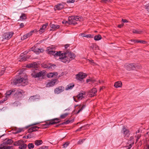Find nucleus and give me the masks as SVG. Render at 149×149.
<instances>
[{"label":"nucleus","instance_id":"obj_1","mask_svg":"<svg viewBox=\"0 0 149 149\" xmlns=\"http://www.w3.org/2000/svg\"><path fill=\"white\" fill-rule=\"evenodd\" d=\"M24 77H20L19 78H16L14 79L13 82L15 84L21 83L22 86H25L28 83L27 76H24Z\"/></svg>","mask_w":149,"mask_h":149},{"label":"nucleus","instance_id":"obj_2","mask_svg":"<svg viewBox=\"0 0 149 149\" xmlns=\"http://www.w3.org/2000/svg\"><path fill=\"white\" fill-rule=\"evenodd\" d=\"M61 121V120L58 118H55L49 120V121L47 122L45 124L42 125L40 126V127L42 128H46L48 127L50 125H53L59 123Z\"/></svg>","mask_w":149,"mask_h":149},{"label":"nucleus","instance_id":"obj_3","mask_svg":"<svg viewBox=\"0 0 149 149\" xmlns=\"http://www.w3.org/2000/svg\"><path fill=\"white\" fill-rule=\"evenodd\" d=\"M15 89V91L14 92V95L15 98L18 99L24 96V92L23 90L20 89Z\"/></svg>","mask_w":149,"mask_h":149},{"label":"nucleus","instance_id":"obj_4","mask_svg":"<svg viewBox=\"0 0 149 149\" xmlns=\"http://www.w3.org/2000/svg\"><path fill=\"white\" fill-rule=\"evenodd\" d=\"M59 56V59L60 61L65 63H68L70 62V60L68 58V56H66L65 52H61Z\"/></svg>","mask_w":149,"mask_h":149},{"label":"nucleus","instance_id":"obj_5","mask_svg":"<svg viewBox=\"0 0 149 149\" xmlns=\"http://www.w3.org/2000/svg\"><path fill=\"white\" fill-rule=\"evenodd\" d=\"M44 75H45V72L42 71L39 72H34L31 74L32 77L34 78L40 77H42Z\"/></svg>","mask_w":149,"mask_h":149},{"label":"nucleus","instance_id":"obj_6","mask_svg":"<svg viewBox=\"0 0 149 149\" xmlns=\"http://www.w3.org/2000/svg\"><path fill=\"white\" fill-rule=\"evenodd\" d=\"M76 76V78L77 79L81 81V80L85 78L87 76V75L82 72H80L77 74Z\"/></svg>","mask_w":149,"mask_h":149},{"label":"nucleus","instance_id":"obj_7","mask_svg":"<svg viewBox=\"0 0 149 149\" xmlns=\"http://www.w3.org/2000/svg\"><path fill=\"white\" fill-rule=\"evenodd\" d=\"M65 53L66 56H68V58L70 60V62L74 59L76 57L75 54L71 52L67 51Z\"/></svg>","mask_w":149,"mask_h":149},{"label":"nucleus","instance_id":"obj_8","mask_svg":"<svg viewBox=\"0 0 149 149\" xmlns=\"http://www.w3.org/2000/svg\"><path fill=\"white\" fill-rule=\"evenodd\" d=\"M65 90L64 87L62 86H59L56 88L54 90L55 94H58L63 92Z\"/></svg>","mask_w":149,"mask_h":149},{"label":"nucleus","instance_id":"obj_9","mask_svg":"<svg viewBox=\"0 0 149 149\" xmlns=\"http://www.w3.org/2000/svg\"><path fill=\"white\" fill-rule=\"evenodd\" d=\"M122 132L124 136L129 137L130 134V131L129 130L127 129L124 126L123 127Z\"/></svg>","mask_w":149,"mask_h":149},{"label":"nucleus","instance_id":"obj_10","mask_svg":"<svg viewBox=\"0 0 149 149\" xmlns=\"http://www.w3.org/2000/svg\"><path fill=\"white\" fill-rule=\"evenodd\" d=\"M31 49L36 54H39L40 53H42L44 51V50L42 49H39L35 46L33 47Z\"/></svg>","mask_w":149,"mask_h":149},{"label":"nucleus","instance_id":"obj_11","mask_svg":"<svg viewBox=\"0 0 149 149\" xmlns=\"http://www.w3.org/2000/svg\"><path fill=\"white\" fill-rule=\"evenodd\" d=\"M13 32H8L5 33L3 35V38L4 39L8 40L10 39L13 34Z\"/></svg>","mask_w":149,"mask_h":149},{"label":"nucleus","instance_id":"obj_12","mask_svg":"<svg viewBox=\"0 0 149 149\" xmlns=\"http://www.w3.org/2000/svg\"><path fill=\"white\" fill-rule=\"evenodd\" d=\"M86 92L82 91L80 92L77 95V97L79 100H80L84 98L85 97Z\"/></svg>","mask_w":149,"mask_h":149},{"label":"nucleus","instance_id":"obj_13","mask_svg":"<svg viewBox=\"0 0 149 149\" xmlns=\"http://www.w3.org/2000/svg\"><path fill=\"white\" fill-rule=\"evenodd\" d=\"M97 92V90L95 88H93L89 91L88 93V95L90 97H92L94 96Z\"/></svg>","mask_w":149,"mask_h":149},{"label":"nucleus","instance_id":"obj_14","mask_svg":"<svg viewBox=\"0 0 149 149\" xmlns=\"http://www.w3.org/2000/svg\"><path fill=\"white\" fill-rule=\"evenodd\" d=\"M62 52L61 51L56 52L53 51H49L48 52V54L51 55H54V57H56L59 56L60 53Z\"/></svg>","mask_w":149,"mask_h":149},{"label":"nucleus","instance_id":"obj_15","mask_svg":"<svg viewBox=\"0 0 149 149\" xmlns=\"http://www.w3.org/2000/svg\"><path fill=\"white\" fill-rule=\"evenodd\" d=\"M15 89H11L10 91H7L6 95V97L5 99L6 98L7 99L11 95H14V92L15 91Z\"/></svg>","mask_w":149,"mask_h":149},{"label":"nucleus","instance_id":"obj_16","mask_svg":"<svg viewBox=\"0 0 149 149\" xmlns=\"http://www.w3.org/2000/svg\"><path fill=\"white\" fill-rule=\"evenodd\" d=\"M126 69L128 70H131L134 69L136 67L134 63L128 64L125 66Z\"/></svg>","mask_w":149,"mask_h":149},{"label":"nucleus","instance_id":"obj_17","mask_svg":"<svg viewBox=\"0 0 149 149\" xmlns=\"http://www.w3.org/2000/svg\"><path fill=\"white\" fill-rule=\"evenodd\" d=\"M40 128V127L36 126H34L31 127L28 130L29 132H32L34 131H35L38 130V129Z\"/></svg>","mask_w":149,"mask_h":149},{"label":"nucleus","instance_id":"obj_18","mask_svg":"<svg viewBox=\"0 0 149 149\" xmlns=\"http://www.w3.org/2000/svg\"><path fill=\"white\" fill-rule=\"evenodd\" d=\"M90 47L93 50H96L99 49V47L96 44H91Z\"/></svg>","mask_w":149,"mask_h":149},{"label":"nucleus","instance_id":"obj_19","mask_svg":"<svg viewBox=\"0 0 149 149\" xmlns=\"http://www.w3.org/2000/svg\"><path fill=\"white\" fill-rule=\"evenodd\" d=\"M27 66L29 68H35L38 67V65L36 63L34 62L28 65Z\"/></svg>","mask_w":149,"mask_h":149},{"label":"nucleus","instance_id":"obj_20","mask_svg":"<svg viewBox=\"0 0 149 149\" xmlns=\"http://www.w3.org/2000/svg\"><path fill=\"white\" fill-rule=\"evenodd\" d=\"M55 83V80H53L48 83L47 84L46 86L47 87H50L52 86H54Z\"/></svg>","mask_w":149,"mask_h":149},{"label":"nucleus","instance_id":"obj_21","mask_svg":"<svg viewBox=\"0 0 149 149\" xmlns=\"http://www.w3.org/2000/svg\"><path fill=\"white\" fill-rule=\"evenodd\" d=\"M114 86L117 88L121 87L122 86V83L121 81L116 82L115 83Z\"/></svg>","mask_w":149,"mask_h":149},{"label":"nucleus","instance_id":"obj_22","mask_svg":"<svg viewBox=\"0 0 149 149\" xmlns=\"http://www.w3.org/2000/svg\"><path fill=\"white\" fill-rule=\"evenodd\" d=\"M47 25L48 24L47 23H46L43 25L42 27L40 28L39 30L40 32L41 33L44 32L45 29L46 28Z\"/></svg>","mask_w":149,"mask_h":149},{"label":"nucleus","instance_id":"obj_23","mask_svg":"<svg viewBox=\"0 0 149 149\" xmlns=\"http://www.w3.org/2000/svg\"><path fill=\"white\" fill-rule=\"evenodd\" d=\"M74 86V85L73 84H68L65 88V90L66 91L71 89Z\"/></svg>","mask_w":149,"mask_h":149},{"label":"nucleus","instance_id":"obj_24","mask_svg":"<svg viewBox=\"0 0 149 149\" xmlns=\"http://www.w3.org/2000/svg\"><path fill=\"white\" fill-rule=\"evenodd\" d=\"M38 31L37 30L35 29L34 30H33L32 31H31L29 33H26V37L27 38L30 37V36H31L32 34H33V33L34 32H37Z\"/></svg>","mask_w":149,"mask_h":149},{"label":"nucleus","instance_id":"obj_25","mask_svg":"<svg viewBox=\"0 0 149 149\" xmlns=\"http://www.w3.org/2000/svg\"><path fill=\"white\" fill-rule=\"evenodd\" d=\"M64 8V6L62 4H59L56 6L55 10H61Z\"/></svg>","mask_w":149,"mask_h":149},{"label":"nucleus","instance_id":"obj_26","mask_svg":"<svg viewBox=\"0 0 149 149\" xmlns=\"http://www.w3.org/2000/svg\"><path fill=\"white\" fill-rule=\"evenodd\" d=\"M24 141L22 140H19L14 142V145L15 146H19Z\"/></svg>","mask_w":149,"mask_h":149},{"label":"nucleus","instance_id":"obj_27","mask_svg":"<svg viewBox=\"0 0 149 149\" xmlns=\"http://www.w3.org/2000/svg\"><path fill=\"white\" fill-rule=\"evenodd\" d=\"M131 41H133V42H137V43H140L142 44H146L147 43V42L144 40H131Z\"/></svg>","mask_w":149,"mask_h":149},{"label":"nucleus","instance_id":"obj_28","mask_svg":"<svg viewBox=\"0 0 149 149\" xmlns=\"http://www.w3.org/2000/svg\"><path fill=\"white\" fill-rule=\"evenodd\" d=\"M19 149H25L27 147V145L24 143V142L19 146Z\"/></svg>","mask_w":149,"mask_h":149},{"label":"nucleus","instance_id":"obj_29","mask_svg":"<svg viewBox=\"0 0 149 149\" xmlns=\"http://www.w3.org/2000/svg\"><path fill=\"white\" fill-rule=\"evenodd\" d=\"M39 96L37 95L31 96L29 98V100L31 101L34 100L39 99Z\"/></svg>","mask_w":149,"mask_h":149},{"label":"nucleus","instance_id":"obj_30","mask_svg":"<svg viewBox=\"0 0 149 149\" xmlns=\"http://www.w3.org/2000/svg\"><path fill=\"white\" fill-rule=\"evenodd\" d=\"M13 141L11 139H9L3 143L4 145L11 144L13 143Z\"/></svg>","mask_w":149,"mask_h":149},{"label":"nucleus","instance_id":"obj_31","mask_svg":"<svg viewBox=\"0 0 149 149\" xmlns=\"http://www.w3.org/2000/svg\"><path fill=\"white\" fill-rule=\"evenodd\" d=\"M42 143V140H37L35 141V144L37 146H38Z\"/></svg>","mask_w":149,"mask_h":149},{"label":"nucleus","instance_id":"obj_32","mask_svg":"<svg viewBox=\"0 0 149 149\" xmlns=\"http://www.w3.org/2000/svg\"><path fill=\"white\" fill-rule=\"evenodd\" d=\"M101 36L100 34L95 36L94 38V39L95 40H101Z\"/></svg>","mask_w":149,"mask_h":149},{"label":"nucleus","instance_id":"obj_33","mask_svg":"<svg viewBox=\"0 0 149 149\" xmlns=\"http://www.w3.org/2000/svg\"><path fill=\"white\" fill-rule=\"evenodd\" d=\"M51 27L52 29H55L59 28L60 26L59 25L52 24L51 26Z\"/></svg>","mask_w":149,"mask_h":149},{"label":"nucleus","instance_id":"obj_34","mask_svg":"<svg viewBox=\"0 0 149 149\" xmlns=\"http://www.w3.org/2000/svg\"><path fill=\"white\" fill-rule=\"evenodd\" d=\"M30 56H24L21 58L20 60V61H25L27 59L29 58Z\"/></svg>","mask_w":149,"mask_h":149},{"label":"nucleus","instance_id":"obj_35","mask_svg":"<svg viewBox=\"0 0 149 149\" xmlns=\"http://www.w3.org/2000/svg\"><path fill=\"white\" fill-rule=\"evenodd\" d=\"M20 19L21 20H23L26 19V17L25 14L22 13L20 17Z\"/></svg>","mask_w":149,"mask_h":149},{"label":"nucleus","instance_id":"obj_36","mask_svg":"<svg viewBox=\"0 0 149 149\" xmlns=\"http://www.w3.org/2000/svg\"><path fill=\"white\" fill-rule=\"evenodd\" d=\"M74 121V120H67L65 121L63 123H62V124H68L69 123H72Z\"/></svg>","mask_w":149,"mask_h":149},{"label":"nucleus","instance_id":"obj_37","mask_svg":"<svg viewBox=\"0 0 149 149\" xmlns=\"http://www.w3.org/2000/svg\"><path fill=\"white\" fill-rule=\"evenodd\" d=\"M68 115V113H66L64 114H63L60 116V118L62 119L64 118H66Z\"/></svg>","mask_w":149,"mask_h":149},{"label":"nucleus","instance_id":"obj_38","mask_svg":"<svg viewBox=\"0 0 149 149\" xmlns=\"http://www.w3.org/2000/svg\"><path fill=\"white\" fill-rule=\"evenodd\" d=\"M11 147L10 146H0V149H10Z\"/></svg>","mask_w":149,"mask_h":149},{"label":"nucleus","instance_id":"obj_39","mask_svg":"<svg viewBox=\"0 0 149 149\" xmlns=\"http://www.w3.org/2000/svg\"><path fill=\"white\" fill-rule=\"evenodd\" d=\"M28 148L29 149L33 148L34 147V145L32 143H30L28 144Z\"/></svg>","mask_w":149,"mask_h":149},{"label":"nucleus","instance_id":"obj_40","mask_svg":"<svg viewBox=\"0 0 149 149\" xmlns=\"http://www.w3.org/2000/svg\"><path fill=\"white\" fill-rule=\"evenodd\" d=\"M133 32L134 33L140 34L142 32V31L137 30H133Z\"/></svg>","mask_w":149,"mask_h":149},{"label":"nucleus","instance_id":"obj_41","mask_svg":"<svg viewBox=\"0 0 149 149\" xmlns=\"http://www.w3.org/2000/svg\"><path fill=\"white\" fill-rule=\"evenodd\" d=\"M86 107V105H83L82 106L81 108L79 110L77 113V114L79 113L81 111H82Z\"/></svg>","mask_w":149,"mask_h":149},{"label":"nucleus","instance_id":"obj_42","mask_svg":"<svg viewBox=\"0 0 149 149\" xmlns=\"http://www.w3.org/2000/svg\"><path fill=\"white\" fill-rule=\"evenodd\" d=\"M23 128H19L18 129H17L16 130V132L15 133H18L19 132H21L22 131H23Z\"/></svg>","mask_w":149,"mask_h":149},{"label":"nucleus","instance_id":"obj_43","mask_svg":"<svg viewBox=\"0 0 149 149\" xmlns=\"http://www.w3.org/2000/svg\"><path fill=\"white\" fill-rule=\"evenodd\" d=\"M113 0H101L102 3H106L108 2H110L112 1Z\"/></svg>","mask_w":149,"mask_h":149},{"label":"nucleus","instance_id":"obj_44","mask_svg":"<svg viewBox=\"0 0 149 149\" xmlns=\"http://www.w3.org/2000/svg\"><path fill=\"white\" fill-rule=\"evenodd\" d=\"M74 16H70L68 17V19L69 20H74Z\"/></svg>","mask_w":149,"mask_h":149},{"label":"nucleus","instance_id":"obj_45","mask_svg":"<svg viewBox=\"0 0 149 149\" xmlns=\"http://www.w3.org/2000/svg\"><path fill=\"white\" fill-rule=\"evenodd\" d=\"M86 139H80L78 142L77 143L78 144H81Z\"/></svg>","mask_w":149,"mask_h":149},{"label":"nucleus","instance_id":"obj_46","mask_svg":"<svg viewBox=\"0 0 149 149\" xmlns=\"http://www.w3.org/2000/svg\"><path fill=\"white\" fill-rule=\"evenodd\" d=\"M48 147L45 146H42L37 149H47Z\"/></svg>","mask_w":149,"mask_h":149},{"label":"nucleus","instance_id":"obj_47","mask_svg":"<svg viewBox=\"0 0 149 149\" xmlns=\"http://www.w3.org/2000/svg\"><path fill=\"white\" fill-rule=\"evenodd\" d=\"M130 141H131L132 142V143H133L134 144V138L133 137V136L130 137Z\"/></svg>","mask_w":149,"mask_h":149},{"label":"nucleus","instance_id":"obj_48","mask_svg":"<svg viewBox=\"0 0 149 149\" xmlns=\"http://www.w3.org/2000/svg\"><path fill=\"white\" fill-rule=\"evenodd\" d=\"M87 38H93V36L91 35V34H87L86 36H85Z\"/></svg>","mask_w":149,"mask_h":149},{"label":"nucleus","instance_id":"obj_49","mask_svg":"<svg viewBox=\"0 0 149 149\" xmlns=\"http://www.w3.org/2000/svg\"><path fill=\"white\" fill-rule=\"evenodd\" d=\"M47 77L49 78L53 77V76L52 74V72L49 73L47 74Z\"/></svg>","mask_w":149,"mask_h":149},{"label":"nucleus","instance_id":"obj_50","mask_svg":"<svg viewBox=\"0 0 149 149\" xmlns=\"http://www.w3.org/2000/svg\"><path fill=\"white\" fill-rule=\"evenodd\" d=\"M74 20L76 21H78L80 20V18L79 16H74Z\"/></svg>","mask_w":149,"mask_h":149},{"label":"nucleus","instance_id":"obj_51","mask_svg":"<svg viewBox=\"0 0 149 149\" xmlns=\"http://www.w3.org/2000/svg\"><path fill=\"white\" fill-rule=\"evenodd\" d=\"M69 143L68 142L65 143L63 145V147L64 148L66 147L68 145Z\"/></svg>","mask_w":149,"mask_h":149},{"label":"nucleus","instance_id":"obj_52","mask_svg":"<svg viewBox=\"0 0 149 149\" xmlns=\"http://www.w3.org/2000/svg\"><path fill=\"white\" fill-rule=\"evenodd\" d=\"M52 74L53 77H54V76H56L58 74V73L57 72L52 73Z\"/></svg>","mask_w":149,"mask_h":149},{"label":"nucleus","instance_id":"obj_53","mask_svg":"<svg viewBox=\"0 0 149 149\" xmlns=\"http://www.w3.org/2000/svg\"><path fill=\"white\" fill-rule=\"evenodd\" d=\"M146 8L149 12V3L145 6Z\"/></svg>","mask_w":149,"mask_h":149},{"label":"nucleus","instance_id":"obj_54","mask_svg":"<svg viewBox=\"0 0 149 149\" xmlns=\"http://www.w3.org/2000/svg\"><path fill=\"white\" fill-rule=\"evenodd\" d=\"M88 60L91 63H93V65H97V64L94 62L93 60Z\"/></svg>","mask_w":149,"mask_h":149},{"label":"nucleus","instance_id":"obj_55","mask_svg":"<svg viewBox=\"0 0 149 149\" xmlns=\"http://www.w3.org/2000/svg\"><path fill=\"white\" fill-rule=\"evenodd\" d=\"M75 0H67V2L69 3H73L74 2Z\"/></svg>","mask_w":149,"mask_h":149},{"label":"nucleus","instance_id":"obj_56","mask_svg":"<svg viewBox=\"0 0 149 149\" xmlns=\"http://www.w3.org/2000/svg\"><path fill=\"white\" fill-rule=\"evenodd\" d=\"M133 143H131L130 144L129 146H128V147L127 149H130L132 147V145H133Z\"/></svg>","mask_w":149,"mask_h":149},{"label":"nucleus","instance_id":"obj_57","mask_svg":"<svg viewBox=\"0 0 149 149\" xmlns=\"http://www.w3.org/2000/svg\"><path fill=\"white\" fill-rule=\"evenodd\" d=\"M7 100V98H6V99H4L3 100H1L0 101V104H1V103H3L4 101H5L6 100Z\"/></svg>","mask_w":149,"mask_h":149},{"label":"nucleus","instance_id":"obj_58","mask_svg":"<svg viewBox=\"0 0 149 149\" xmlns=\"http://www.w3.org/2000/svg\"><path fill=\"white\" fill-rule=\"evenodd\" d=\"M122 21L124 23H127L128 22V21L126 19H122Z\"/></svg>","mask_w":149,"mask_h":149},{"label":"nucleus","instance_id":"obj_59","mask_svg":"<svg viewBox=\"0 0 149 149\" xmlns=\"http://www.w3.org/2000/svg\"><path fill=\"white\" fill-rule=\"evenodd\" d=\"M141 136V134H139L137 135L136 136H135V137H136L137 139H139Z\"/></svg>","mask_w":149,"mask_h":149},{"label":"nucleus","instance_id":"obj_60","mask_svg":"<svg viewBox=\"0 0 149 149\" xmlns=\"http://www.w3.org/2000/svg\"><path fill=\"white\" fill-rule=\"evenodd\" d=\"M31 135H28L27 136H24L23 137V138H26L27 139H28V138H31Z\"/></svg>","mask_w":149,"mask_h":149},{"label":"nucleus","instance_id":"obj_61","mask_svg":"<svg viewBox=\"0 0 149 149\" xmlns=\"http://www.w3.org/2000/svg\"><path fill=\"white\" fill-rule=\"evenodd\" d=\"M70 46V45L67 44L65 45L64 47L65 49H67Z\"/></svg>","mask_w":149,"mask_h":149},{"label":"nucleus","instance_id":"obj_62","mask_svg":"<svg viewBox=\"0 0 149 149\" xmlns=\"http://www.w3.org/2000/svg\"><path fill=\"white\" fill-rule=\"evenodd\" d=\"M79 35L81 36H82L86 37L85 36H86V35L84 33H81L79 34Z\"/></svg>","mask_w":149,"mask_h":149},{"label":"nucleus","instance_id":"obj_63","mask_svg":"<svg viewBox=\"0 0 149 149\" xmlns=\"http://www.w3.org/2000/svg\"><path fill=\"white\" fill-rule=\"evenodd\" d=\"M27 38V37H26V35H24L23 36V37L22 38L23 39V40H24L26 39Z\"/></svg>","mask_w":149,"mask_h":149},{"label":"nucleus","instance_id":"obj_64","mask_svg":"<svg viewBox=\"0 0 149 149\" xmlns=\"http://www.w3.org/2000/svg\"><path fill=\"white\" fill-rule=\"evenodd\" d=\"M19 25L21 28H23L24 26V24L23 23L20 24Z\"/></svg>","mask_w":149,"mask_h":149}]
</instances>
